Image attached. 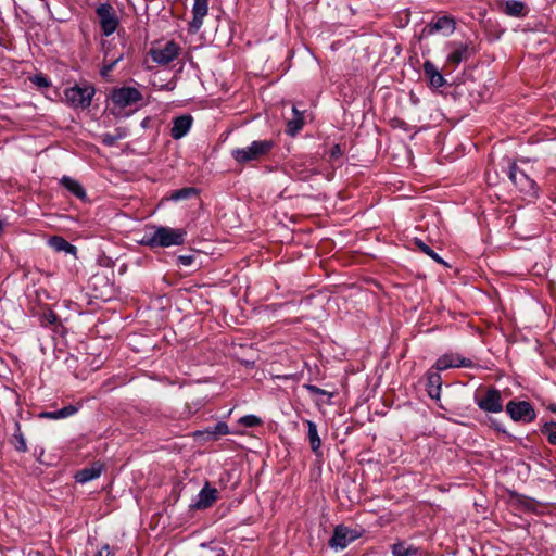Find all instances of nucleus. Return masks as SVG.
Segmentation results:
<instances>
[{"instance_id":"nucleus-38","label":"nucleus","mask_w":556,"mask_h":556,"mask_svg":"<svg viewBox=\"0 0 556 556\" xmlns=\"http://www.w3.org/2000/svg\"><path fill=\"white\" fill-rule=\"evenodd\" d=\"M215 432L218 434L229 433L228 426L225 422H218L215 427Z\"/></svg>"},{"instance_id":"nucleus-29","label":"nucleus","mask_w":556,"mask_h":556,"mask_svg":"<svg viewBox=\"0 0 556 556\" xmlns=\"http://www.w3.org/2000/svg\"><path fill=\"white\" fill-rule=\"evenodd\" d=\"M415 244L416 247L422 252L425 253L426 255H428L429 257H431L434 262H437L438 264H441V265H444V266H448L442 257H440V255L434 252L429 245H427L422 240L420 239H415Z\"/></svg>"},{"instance_id":"nucleus-14","label":"nucleus","mask_w":556,"mask_h":556,"mask_svg":"<svg viewBox=\"0 0 556 556\" xmlns=\"http://www.w3.org/2000/svg\"><path fill=\"white\" fill-rule=\"evenodd\" d=\"M208 12V0H194L192 7V20L189 23V31L195 34L203 25V20Z\"/></svg>"},{"instance_id":"nucleus-21","label":"nucleus","mask_w":556,"mask_h":556,"mask_svg":"<svg viewBox=\"0 0 556 556\" xmlns=\"http://www.w3.org/2000/svg\"><path fill=\"white\" fill-rule=\"evenodd\" d=\"M102 465L94 463L91 467L84 468L76 472L75 480L79 483H87L100 477Z\"/></svg>"},{"instance_id":"nucleus-9","label":"nucleus","mask_w":556,"mask_h":556,"mask_svg":"<svg viewBox=\"0 0 556 556\" xmlns=\"http://www.w3.org/2000/svg\"><path fill=\"white\" fill-rule=\"evenodd\" d=\"M141 99V92L135 87L117 88L111 93L112 103L121 110L138 103Z\"/></svg>"},{"instance_id":"nucleus-15","label":"nucleus","mask_w":556,"mask_h":556,"mask_svg":"<svg viewBox=\"0 0 556 556\" xmlns=\"http://www.w3.org/2000/svg\"><path fill=\"white\" fill-rule=\"evenodd\" d=\"M293 175L300 180H307L312 176L318 174L316 167L313 166V160H293L291 163Z\"/></svg>"},{"instance_id":"nucleus-42","label":"nucleus","mask_w":556,"mask_h":556,"mask_svg":"<svg viewBox=\"0 0 556 556\" xmlns=\"http://www.w3.org/2000/svg\"><path fill=\"white\" fill-rule=\"evenodd\" d=\"M3 225H4V222L3 219L0 217V232L2 231L3 229Z\"/></svg>"},{"instance_id":"nucleus-37","label":"nucleus","mask_w":556,"mask_h":556,"mask_svg":"<svg viewBox=\"0 0 556 556\" xmlns=\"http://www.w3.org/2000/svg\"><path fill=\"white\" fill-rule=\"evenodd\" d=\"M194 261L193 255H179L178 256V263L184 266H190Z\"/></svg>"},{"instance_id":"nucleus-2","label":"nucleus","mask_w":556,"mask_h":556,"mask_svg":"<svg viewBox=\"0 0 556 556\" xmlns=\"http://www.w3.org/2000/svg\"><path fill=\"white\" fill-rule=\"evenodd\" d=\"M274 147L275 141L271 139L254 140L248 147L233 149L231 156L238 164H245L267 156Z\"/></svg>"},{"instance_id":"nucleus-26","label":"nucleus","mask_w":556,"mask_h":556,"mask_svg":"<svg viewBox=\"0 0 556 556\" xmlns=\"http://www.w3.org/2000/svg\"><path fill=\"white\" fill-rule=\"evenodd\" d=\"M128 131L126 128H116L114 132H106L101 135V142L106 147H113L117 141L126 138Z\"/></svg>"},{"instance_id":"nucleus-22","label":"nucleus","mask_w":556,"mask_h":556,"mask_svg":"<svg viewBox=\"0 0 556 556\" xmlns=\"http://www.w3.org/2000/svg\"><path fill=\"white\" fill-rule=\"evenodd\" d=\"M60 184L76 198L80 200H85L87 198L84 187L76 179L68 176H63L60 180Z\"/></svg>"},{"instance_id":"nucleus-27","label":"nucleus","mask_w":556,"mask_h":556,"mask_svg":"<svg viewBox=\"0 0 556 556\" xmlns=\"http://www.w3.org/2000/svg\"><path fill=\"white\" fill-rule=\"evenodd\" d=\"M50 245L58 252H65L67 254L76 253V247L62 237H52L50 239Z\"/></svg>"},{"instance_id":"nucleus-5","label":"nucleus","mask_w":556,"mask_h":556,"mask_svg":"<svg viewBox=\"0 0 556 556\" xmlns=\"http://www.w3.org/2000/svg\"><path fill=\"white\" fill-rule=\"evenodd\" d=\"M361 535L362 531L356 528L352 529L344 525H338L333 530V534L329 540L328 545L336 551H342L352 542L361 538Z\"/></svg>"},{"instance_id":"nucleus-13","label":"nucleus","mask_w":556,"mask_h":556,"mask_svg":"<svg viewBox=\"0 0 556 556\" xmlns=\"http://www.w3.org/2000/svg\"><path fill=\"white\" fill-rule=\"evenodd\" d=\"M456 28V22L451 16H441L438 17L435 21H432L429 23L424 31L427 35H433L435 33H442L444 36H450L454 33Z\"/></svg>"},{"instance_id":"nucleus-4","label":"nucleus","mask_w":556,"mask_h":556,"mask_svg":"<svg viewBox=\"0 0 556 556\" xmlns=\"http://www.w3.org/2000/svg\"><path fill=\"white\" fill-rule=\"evenodd\" d=\"M475 403L485 413L497 414L503 410L502 393L494 387L488 388L482 393H477L475 395Z\"/></svg>"},{"instance_id":"nucleus-25","label":"nucleus","mask_w":556,"mask_h":556,"mask_svg":"<svg viewBox=\"0 0 556 556\" xmlns=\"http://www.w3.org/2000/svg\"><path fill=\"white\" fill-rule=\"evenodd\" d=\"M304 424L307 427V437H308L311 448L314 453H318V451L321 446V440L318 435L317 426L312 420H304Z\"/></svg>"},{"instance_id":"nucleus-39","label":"nucleus","mask_w":556,"mask_h":556,"mask_svg":"<svg viewBox=\"0 0 556 556\" xmlns=\"http://www.w3.org/2000/svg\"><path fill=\"white\" fill-rule=\"evenodd\" d=\"M111 549L108 544L103 545L96 554V556H110Z\"/></svg>"},{"instance_id":"nucleus-19","label":"nucleus","mask_w":556,"mask_h":556,"mask_svg":"<svg viewBox=\"0 0 556 556\" xmlns=\"http://www.w3.org/2000/svg\"><path fill=\"white\" fill-rule=\"evenodd\" d=\"M80 406L79 405H67L61 409H58V410H52V412H41L39 414V417L40 418H45V419H53V420H56V419H64V418H68L73 415H75L78 410H79Z\"/></svg>"},{"instance_id":"nucleus-20","label":"nucleus","mask_w":556,"mask_h":556,"mask_svg":"<svg viewBox=\"0 0 556 556\" xmlns=\"http://www.w3.org/2000/svg\"><path fill=\"white\" fill-rule=\"evenodd\" d=\"M503 12L509 16L523 17L528 14V9L520 0H507L503 4Z\"/></svg>"},{"instance_id":"nucleus-33","label":"nucleus","mask_w":556,"mask_h":556,"mask_svg":"<svg viewBox=\"0 0 556 556\" xmlns=\"http://www.w3.org/2000/svg\"><path fill=\"white\" fill-rule=\"evenodd\" d=\"M195 193H197V190L194 188H182V189L175 190L174 192H172V194L169 195L168 199L172 201H180V200L189 199L191 195H193Z\"/></svg>"},{"instance_id":"nucleus-34","label":"nucleus","mask_w":556,"mask_h":556,"mask_svg":"<svg viewBox=\"0 0 556 556\" xmlns=\"http://www.w3.org/2000/svg\"><path fill=\"white\" fill-rule=\"evenodd\" d=\"M239 424L248 428H253L261 425L262 419L255 415H245L239 419Z\"/></svg>"},{"instance_id":"nucleus-35","label":"nucleus","mask_w":556,"mask_h":556,"mask_svg":"<svg viewBox=\"0 0 556 556\" xmlns=\"http://www.w3.org/2000/svg\"><path fill=\"white\" fill-rule=\"evenodd\" d=\"M31 81L38 86L39 88H46V87H49L50 86V80L43 76V75H35L33 78H31Z\"/></svg>"},{"instance_id":"nucleus-8","label":"nucleus","mask_w":556,"mask_h":556,"mask_svg":"<svg viewBox=\"0 0 556 556\" xmlns=\"http://www.w3.org/2000/svg\"><path fill=\"white\" fill-rule=\"evenodd\" d=\"M506 413L514 421L532 422L536 418L533 406L527 401H509Z\"/></svg>"},{"instance_id":"nucleus-11","label":"nucleus","mask_w":556,"mask_h":556,"mask_svg":"<svg viewBox=\"0 0 556 556\" xmlns=\"http://www.w3.org/2000/svg\"><path fill=\"white\" fill-rule=\"evenodd\" d=\"M180 48L174 41L166 42L163 47L153 48L150 52L152 60L162 65H167L179 54Z\"/></svg>"},{"instance_id":"nucleus-12","label":"nucleus","mask_w":556,"mask_h":556,"mask_svg":"<svg viewBox=\"0 0 556 556\" xmlns=\"http://www.w3.org/2000/svg\"><path fill=\"white\" fill-rule=\"evenodd\" d=\"M217 500V489L211 486L210 482L206 481L203 488L198 493L197 497L191 503L190 507L198 510L206 509L211 507Z\"/></svg>"},{"instance_id":"nucleus-32","label":"nucleus","mask_w":556,"mask_h":556,"mask_svg":"<svg viewBox=\"0 0 556 556\" xmlns=\"http://www.w3.org/2000/svg\"><path fill=\"white\" fill-rule=\"evenodd\" d=\"M542 433L547 437V441L552 445H556V422H545L541 429Z\"/></svg>"},{"instance_id":"nucleus-1","label":"nucleus","mask_w":556,"mask_h":556,"mask_svg":"<svg viewBox=\"0 0 556 556\" xmlns=\"http://www.w3.org/2000/svg\"><path fill=\"white\" fill-rule=\"evenodd\" d=\"M186 236L187 231L182 228L152 225L148 227L140 243L151 249L169 248L184 244Z\"/></svg>"},{"instance_id":"nucleus-31","label":"nucleus","mask_w":556,"mask_h":556,"mask_svg":"<svg viewBox=\"0 0 556 556\" xmlns=\"http://www.w3.org/2000/svg\"><path fill=\"white\" fill-rule=\"evenodd\" d=\"M13 438L15 440V448L18 452H26L27 451V444L26 440L21 431V425L20 422L15 424V432L13 434Z\"/></svg>"},{"instance_id":"nucleus-18","label":"nucleus","mask_w":556,"mask_h":556,"mask_svg":"<svg viewBox=\"0 0 556 556\" xmlns=\"http://www.w3.org/2000/svg\"><path fill=\"white\" fill-rule=\"evenodd\" d=\"M192 122H193V119L190 115H181V116L176 117L173 121L170 136L176 140L181 139L189 132V130L192 126Z\"/></svg>"},{"instance_id":"nucleus-40","label":"nucleus","mask_w":556,"mask_h":556,"mask_svg":"<svg viewBox=\"0 0 556 556\" xmlns=\"http://www.w3.org/2000/svg\"><path fill=\"white\" fill-rule=\"evenodd\" d=\"M340 147L339 146H334L333 149H332V152H331V155L332 156H337L338 154H340Z\"/></svg>"},{"instance_id":"nucleus-7","label":"nucleus","mask_w":556,"mask_h":556,"mask_svg":"<svg viewBox=\"0 0 556 556\" xmlns=\"http://www.w3.org/2000/svg\"><path fill=\"white\" fill-rule=\"evenodd\" d=\"M96 13L101 26L102 34L105 36L112 35L119 24L116 10L109 3H101L96 9Z\"/></svg>"},{"instance_id":"nucleus-30","label":"nucleus","mask_w":556,"mask_h":556,"mask_svg":"<svg viewBox=\"0 0 556 556\" xmlns=\"http://www.w3.org/2000/svg\"><path fill=\"white\" fill-rule=\"evenodd\" d=\"M123 59V53H119L118 55H113L112 58H109V52L105 53L104 55V63L101 67V75L102 76H108L110 74V72L113 71V68L115 67V65Z\"/></svg>"},{"instance_id":"nucleus-10","label":"nucleus","mask_w":556,"mask_h":556,"mask_svg":"<svg viewBox=\"0 0 556 556\" xmlns=\"http://www.w3.org/2000/svg\"><path fill=\"white\" fill-rule=\"evenodd\" d=\"M473 366L475 364L470 358L464 357L458 353L448 352L435 361L433 368L438 371H444L451 368H472Z\"/></svg>"},{"instance_id":"nucleus-23","label":"nucleus","mask_w":556,"mask_h":556,"mask_svg":"<svg viewBox=\"0 0 556 556\" xmlns=\"http://www.w3.org/2000/svg\"><path fill=\"white\" fill-rule=\"evenodd\" d=\"M454 49L450 52L446 61L455 66L459 65L463 61L469 56L468 46L464 43L453 45Z\"/></svg>"},{"instance_id":"nucleus-24","label":"nucleus","mask_w":556,"mask_h":556,"mask_svg":"<svg viewBox=\"0 0 556 556\" xmlns=\"http://www.w3.org/2000/svg\"><path fill=\"white\" fill-rule=\"evenodd\" d=\"M293 117L288 121L286 132L290 136H295L304 125L303 113L300 112L295 105L292 106Z\"/></svg>"},{"instance_id":"nucleus-41","label":"nucleus","mask_w":556,"mask_h":556,"mask_svg":"<svg viewBox=\"0 0 556 556\" xmlns=\"http://www.w3.org/2000/svg\"><path fill=\"white\" fill-rule=\"evenodd\" d=\"M547 409L554 414H556V404L555 403H551L547 405Z\"/></svg>"},{"instance_id":"nucleus-17","label":"nucleus","mask_w":556,"mask_h":556,"mask_svg":"<svg viewBox=\"0 0 556 556\" xmlns=\"http://www.w3.org/2000/svg\"><path fill=\"white\" fill-rule=\"evenodd\" d=\"M422 67L430 87L438 89L446 84V79L431 61H425Z\"/></svg>"},{"instance_id":"nucleus-6","label":"nucleus","mask_w":556,"mask_h":556,"mask_svg":"<svg viewBox=\"0 0 556 556\" xmlns=\"http://www.w3.org/2000/svg\"><path fill=\"white\" fill-rule=\"evenodd\" d=\"M508 178L520 192L531 197L536 195L538 187L535 181L520 169L515 162L509 165Z\"/></svg>"},{"instance_id":"nucleus-3","label":"nucleus","mask_w":556,"mask_h":556,"mask_svg":"<svg viewBox=\"0 0 556 556\" xmlns=\"http://www.w3.org/2000/svg\"><path fill=\"white\" fill-rule=\"evenodd\" d=\"M94 92L90 85H75L65 90V101L73 109L85 110L91 105Z\"/></svg>"},{"instance_id":"nucleus-28","label":"nucleus","mask_w":556,"mask_h":556,"mask_svg":"<svg viewBox=\"0 0 556 556\" xmlns=\"http://www.w3.org/2000/svg\"><path fill=\"white\" fill-rule=\"evenodd\" d=\"M393 556H417L419 549L413 545H406L404 542H399L392 545Z\"/></svg>"},{"instance_id":"nucleus-36","label":"nucleus","mask_w":556,"mask_h":556,"mask_svg":"<svg viewBox=\"0 0 556 556\" xmlns=\"http://www.w3.org/2000/svg\"><path fill=\"white\" fill-rule=\"evenodd\" d=\"M305 388L309 391L312 394H319V395H328L329 397H332V393L327 392L324 389H320L317 386L314 384H305Z\"/></svg>"},{"instance_id":"nucleus-16","label":"nucleus","mask_w":556,"mask_h":556,"mask_svg":"<svg viewBox=\"0 0 556 556\" xmlns=\"http://www.w3.org/2000/svg\"><path fill=\"white\" fill-rule=\"evenodd\" d=\"M427 392L433 400H439L442 388V377L440 371L435 370L433 366L426 372Z\"/></svg>"}]
</instances>
